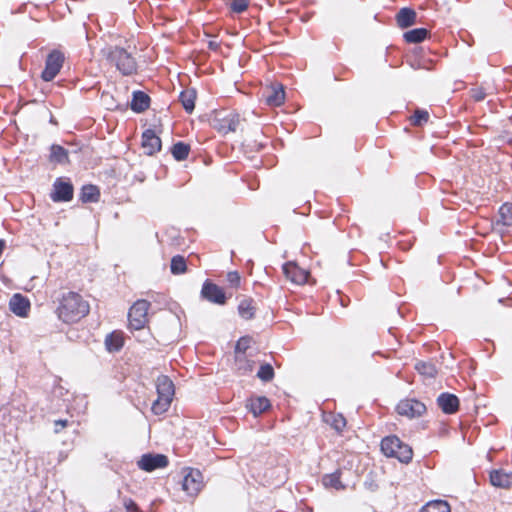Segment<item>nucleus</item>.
<instances>
[{"instance_id": "aec40b11", "label": "nucleus", "mask_w": 512, "mask_h": 512, "mask_svg": "<svg viewBox=\"0 0 512 512\" xmlns=\"http://www.w3.org/2000/svg\"><path fill=\"white\" fill-rule=\"evenodd\" d=\"M247 408L253 413L254 416H257L270 407V401L268 398L264 396H258L255 398H251L246 405Z\"/></svg>"}, {"instance_id": "9d476101", "label": "nucleus", "mask_w": 512, "mask_h": 512, "mask_svg": "<svg viewBox=\"0 0 512 512\" xmlns=\"http://www.w3.org/2000/svg\"><path fill=\"white\" fill-rule=\"evenodd\" d=\"M201 296L205 300L217 305H224L226 303V296L223 289L209 280L203 283Z\"/></svg>"}, {"instance_id": "58836bf2", "label": "nucleus", "mask_w": 512, "mask_h": 512, "mask_svg": "<svg viewBox=\"0 0 512 512\" xmlns=\"http://www.w3.org/2000/svg\"><path fill=\"white\" fill-rule=\"evenodd\" d=\"M231 7L234 12L241 13L247 9L248 0H234Z\"/></svg>"}, {"instance_id": "2f4dec72", "label": "nucleus", "mask_w": 512, "mask_h": 512, "mask_svg": "<svg viewBox=\"0 0 512 512\" xmlns=\"http://www.w3.org/2000/svg\"><path fill=\"white\" fill-rule=\"evenodd\" d=\"M99 197V190L94 185H85L81 191V200L83 202H96Z\"/></svg>"}, {"instance_id": "ddd939ff", "label": "nucleus", "mask_w": 512, "mask_h": 512, "mask_svg": "<svg viewBox=\"0 0 512 512\" xmlns=\"http://www.w3.org/2000/svg\"><path fill=\"white\" fill-rule=\"evenodd\" d=\"M168 459L162 454H146L143 455L138 462L139 467L145 471H153L157 468H163L167 466Z\"/></svg>"}, {"instance_id": "dca6fc26", "label": "nucleus", "mask_w": 512, "mask_h": 512, "mask_svg": "<svg viewBox=\"0 0 512 512\" xmlns=\"http://www.w3.org/2000/svg\"><path fill=\"white\" fill-rule=\"evenodd\" d=\"M9 308L15 315L26 317L30 309V302L26 297L17 293L11 297Z\"/></svg>"}, {"instance_id": "79ce46f5", "label": "nucleus", "mask_w": 512, "mask_h": 512, "mask_svg": "<svg viewBox=\"0 0 512 512\" xmlns=\"http://www.w3.org/2000/svg\"><path fill=\"white\" fill-rule=\"evenodd\" d=\"M364 486L367 490L374 492L378 489L379 485L375 482L372 475H369L364 482Z\"/></svg>"}, {"instance_id": "9b49d317", "label": "nucleus", "mask_w": 512, "mask_h": 512, "mask_svg": "<svg viewBox=\"0 0 512 512\" xmlns=\"http://www.w3.org/2000/svg\"><path fill=\"white\" fill-rule=\"evenodd\" d=\"M282 268L285 277L292 283L297 285L306 283L309 273L300 268L295 262H287Z\"/></svg>"}, {"instance_id": "a19ab883", "label": "nucleus", "mask_w": 512, "mask_h": 512, "mask_svg": "<svg viewBox=\"0 0 512 512\" xmlns=\"http://www.w3.org/2000/svg\"><path fill=\"white\" fill-rule=\"evenodd\" d=\"M470 95L475 101H482L485 98L486 93L483 88H473L470 90Z\"/></svg>"}, {"instance_id": "de8ad7c7", "label": "nucleus", "mask_w": 512, "mask_h": 512, "mask_svg": "<svg viewBox=\"0 0 512 512\" xmlns=\"http://www.w3.org/2000/svg\"><path fill=\"white\" fill-rule=\"evenodd\" d=\"M389 337L396 341L395 336L393 334L390 333Z\"/></svg>"}, {"instance_id": "f704fd0d", "label": "nucleus", "mask_w": 512, "mask_h": 512, "mask_svg": "<svg viewBox=\"0 0 512 512\" xmlns=\"http://www.w3.org/2000/svg\"><path fill=\"white\" fill-rule=\"evenodd\" d=\"M257 377L264 382L271 381L274 377L273 367L268 363L262 364L257 372Z\"/></svg>"}, {"instance_id": "f257e3e1", "label": "nucleus", "mask_w": 512, "mask_h": 512, "mask_svg": "<svg viewBox=\"0 0 512 512\" xmlns=\"http://www.w3.org/2000/svg\"><path fill=\"white\" fill-rule=\"evenodd\" d=\"M57 313L65 323L77 322L89 313V304L78 293L67 292L60 300Z\"/></svg>"}, {"instance_id": "f8f14e48", "label": "nucleus", "mask_w": 512, "mask_h": 512, "mask_svg": "<svg viewBox=\"0 0 512 512\" xmlns=\"http://www.w3.org/2000/svg\"><path fill=\"white\" fill-rule=\"evenodd\" d=\"M53 188L51 198L54 202H67L73 198V186L70 182L57 179Z\"/></svg>"}, {"instance_id": "37998d69", "label": "nucleus", "mask_w": 512, "mask_h": 512, "mask_svg": "<svg viewBox=\"0 0 512 512\" xmlns=\"http://www.w3.org/2000/svg\"><path fill=\"white\" fill-rule=\"evenodd\" d=\"M68 424L67 420H56L54 423V432L59 433L63 428H65Z\"/></svg>"}, {"instance_id": "a18cd8bd", "label": "nucleus", "mask_w": 512, "mask_h": 512, "mask_svg": "<svg viewBox=\"0 0 512 512\" xmlns=\"http://www.w3.org/2000/svg\"><path fill=\"white\" fill-rule=\"evenodd\" d=\"M379 447H380V450L381 452H384V448H385V445H384V438H382L379 442Z\"/></svg>"}, {"instance_id": "473e14b6", "label": "nucleus", "mask_w": 512, "mask_h": 512, "mask_svg": "<svg viewBox=\"0 0 512 512\" xmlns=\"http://www.w3.org/2000/svg\"><path fill=\"white\" fill-rule=\"evenodd\" d=\"M171 272L173 274H182L186 271V261L184 257L177 255L174 256L171 260Z\"/></svg>"}, {"instance_id": "412c9836", "label": "nucleus", "mask_w": 512, "mask_h": 512, "mask_svg": "<svg viewBox=\"0 0 512 512\" xmlns=\"http://www.w3.org/2000/svg\"><path fill=\"white\" fill-rule=\"evenodd\" d=\"M150 105V97L142 92V91H135L133 93V98L131 101V109L134 112L141 113L145 111Z\"/></svg>"}, {"instance_id": "bb28decb", "label": "nucleus", "mask_w": 512, "mask_h": 512, "mask_svg": "<svg viewBox=\"0 0 512 512\" xmlns=\"http://www.w3.org/2000/svg\"><path fill=\"white\" fill-rule=\"evenodd\" d=\"M415 369L428 378H434L437 374V368L432 362L419 361L415 364Z\"/></svg>"}, {"instance_id": "0eeeda50", "label": "nucleus", "mask_w": 512, "mask_h": 512, "mask_svg": "<svg viewBox=\"0 0 512 512\" xmlns=\"http://www.w3.org/2000/svg\"><path fill=\"white\" fill-rule=\"evenodd\" d=\"M64 63V55L58 50L51 51L46 58L45 68L42 71L41 78L46 81H52L60 72Z\"/></svg>"}, {"instance_id": "a878e982", "label": "nucleus", "mask_w": 512, "mask_h": 512, "mask_svg": "<svg viewBox=\"0 0 512 512\" xmlns=\"http://www.w3.org/2000/svg\"><path fill=\"white\" fill-rule=\"evenodd\" d=\"M254 361L247 358L246 354H239L235 356V368L245 375L253 370Z\"/></svg>"}, {"instance_id": "423d86ee", "label": "nucleus", "mask_w": 512, "mask_h": 512, "mask_svg": "<svg viewBox=\"0 0 512 512\" xmlns=\"http://www.w3.org/2000/svg\"><path fill=\"white\" fill-rule=\"evenodd\" d=\"M150 303L147 300H137L129 310L128 319L130 328L141 330L146 325L148 318L147 313Z\"/></svg>"}, {"instance_id": "2eb2a0df", "label": "nucleus", "mask_w": 512, "mask_h": 512, "mask_svg": "<svg viewBox=\"0 0 512 512\" xmlns=\"http://www.w3.org/2000/svg\"><path fill=\"white\" fill-rule=\"evenodd\" d=\"M142 147L147 155H153L161 149V140L151 129L142 135Z\"/></svg>"}, {"instance_id": "72a5a7b5", "label": "nucleus", "mask_w": 512, "mask_h": 512, "mask_svg": "<svg viewBox=\"0 0 512 512\" xmlns=\"http://www.w3.org/2000/svg\"><path fill=\"white\" fill-rule=\"evenodd\" d=\"M500 221L505 226H512V206L503 204L499 209Z\"/></svg>"}, {"instance_id": "f3484780", "label": "nucleus", "mask_w": 512, "mask_h": 512, "mask_svg": "<svg viewBox=\"0 0 512 512\" xmlns=\"http://www.w3.org/2000/svg\"><path fill=\"white\" fill-rule=\"evenodd\" d=\"M439 408L446 414H453L458 410L459 399L451 393H442L437 398Z\"/></svg>"}, {"instance_id": "f03ea898", "label": "nucleus", "mask_w": 512, "mask_h": 512, "mask_svg": "<svg viewBox=\"0 0 512 512\" xmlns=\"http://www.w3.org/2000/svg\"><path fill=\"white\" fill-rule=\"evenodd\" d=\"M102 56L109 64L124 76H129L137 71V62L131 52L119 46H107L101 50Z\"/></svg>"}, {"instance_id": "b1692460", "label": "nucleus", "mask_w": 512, "mask_h": 512, "mask_svg": "<svg viewBox=\"0 0 512 512\" xmlns=\"http://www.w3.org/2000/svg\"><path fill=\"white\" fill-rule=\"evenodd\" d=\"M429 34L426 28H416L403 34V38L408 43H420L424 41Z\"/></svg>"}, {"instance_id": "20e7f679", "label": "nucleus", "mask_w": 512, "mask_h": 512, "mask_svg": "<svg viewBox=\"0 0 512 512\" xmlns=\"http://www.w3.org/2000/svg\"><path fill=\"white\" fill-rule=\"evenodd\" d=\"M413 457L412 448L397 436H386V458H396L400 463L408 464Z\"/></svg>"}, {"instance_id": "5701e85b", "label": "nucleus", "mask_w": 512, "mask_h": 512, "mask_svg": "<svg viewBox=\"0 0 512 512\" xmlns=\"http://www.w3.org/2000/svg\"><path fill=\"white\" fill-rule=\"evenodd\" d=\"M179 100L187 113H192L195 107L196 91L194 89H187L182 91L179 95Z\"/></svg>"}, {"instance_id": "a211bd4d", "label": "nucleus", "mask_w": 512, "mask_h": 512, "mask_svg": "<svg viewBox=\"0 0 512 512\" xmlns=\"http://www.w3.org/2000/svg\"><path fill=\"white\" fill-rule=\"evenodd\" d=\"M490 482L495 487L508 489L512 486V472L503 469L493 470L490 473Z\"/></svg>"}, {"instance_id": "39448f33", "label": "nucleus", "mask_w": 512, "mask_h": 512, "mask_svg": "<svg viewBox=\"0 0 512 512\" xmlns=\"http://www.w3.org/2000/svg\"><path fill=\"white\" fill-rule=\"evenodd\" d=\"M211 126L221 134L235 132L240 126V116L234 112L217 111L211 119Z\"/></svg>"}, {"instance_id": "6e6552de", "label": "nucleus", "mask_w": 512, "mask_h": 512, "mask_svg": "<svg viewBox=\"0 0 512 512\" xmlns=\"http://www.w3.org/2000/svg\"><path fill=\"white\" fill-rule=\"evenodd\" d=\"M203 487V475L197 469H189L182 480V489L190 496H196Z\"/></svg>"}, {"instance_id": "6ab92c4d", "label": "nucleus", "mask_w": 512, "mask_h": 512, "mask_svg": "<svg viewBox=\"0 0 512 512\" xmlns=\"http://www.w3.org/2000/svg\"><path fill=\"white\" fill-rule=\"evenodd\" d=\"M416 18V12L408 7L401 8L395 16L398 27L402 29L413 26L416 23Z\"/></svg>"}, {"instance_id": "49530a36", "label": "nucleus", "mask_w": 512, "mask_h": 512, "mask_svg": "<svg viewBox=\"0 0 512 512\" xmlns=\"http://www.w3.org/2000/svg\"><path fill=\"white\" fill-rule=\"evenodd\" d=\"M411 66H412V68H414V69H419V68H421V67H422V65H421L419 62H418L416 65H415V64H412Z\"/></svg>"}, {"instance_id": "e433bc0d", "label": "nucleus", "mask_w": 512, "mask_h": 512, "mask_svg": "<svg viewBox=\"0 0 512 512\" xmlns=\"http://www.w3.org/2000/svg\"><path fill=\"white\" fill-rule=\"evenodd\" d=\"M251 339L249 337L240 338L235 346V356L239 354H246L247 349L249 348Z\"/></svg>"}, {"instance_id": "ea45409f", "label": "nucleus", "mask_w": 512, "mask_h": 512, "mask_svg": "<svg viewBox=\"0 0 512 512\" xmlns=\"http://www.w3.org/2000/svg\"><path fill=\"white\" fill-rule=\"evenodd\" d=\"M227 281L231 286L237 287L240 284V275L236 271H231L227 274Z\"/></svg>"}, {"instance_id": "c03bdc74", "label": "nucleus", "mask_w": 512, "mask_h": 512, "mask_svg": "<svg viewBox=\"0 0 512 512\" xmlns=\"http://www.w3.org/2000/svg\"><path fill=\"white\" fill-rule=\"evenodd\" d=\"M208 46L210 49L217 50L219 48V43L216 41H210Z\"/></svg>"}, {"instance_id": "4468645a", "label": "nucleus", "mask_w": 512, "mask_h": 512, "mask_svg": "<svg viewBox=\"0 0 512 512\" xmlns=\"http://www.w3.org/2000/svg\"><path fill=\"white\" fill-rule=\"evenodd\" d=\"M263 96L268 105L280 106L285 100L284 87L279 83H274L263 92Z\"/></svg>"}, {"instance_id": "4c0bfd02", "label": "nucleus", "mask_w": 512, "mask_h": 512, "mask_svg": "<svg viewBox=\"0 0 512 512\" xmlns=\"http://www.w3.org/2000/svg\"><path fill=\"white\" fill-rule=\"evenodd\" d=\"M429 118V113L424 110H416L413 117L412 123L414 125H421L424 122H427Z\"/></svg>"}, {"instance_id": "c9c22d12", "label": "nucleus", "mask_w": 512, "mask_h": 512, "mask_svg": "<svg viewBox=\"0 0 512 512\" xmlns=\"http://www.w3.org/2000/svg\"><path fill=\"white\" fill-rule=\"evenodd\" d=\"M326 421L338 432H341L346 426V420L341 414L331 415Z\"/></svg>"}, {"instance_id": "c85d7f7f", "label": "nucleus", "mask_w": 512, "mask_h": 512, "mask_svg": "<svg viewBox=\"0 0 512 512\" xmlns=\"http://www.w3.org/2000/svg\"><path fill=\"white\" fill-rule=\"evenodd\" d=\"M420 512H450V506L446 501L435 500L427 503Z\"/></svg>"}, {"instance_id": "cd10ccee", "label": "nucleus", "mask_w": 512, "mask_h": 512, "mask_svg": "<svg viewBox=\"0 0 512 512\" xmlns=\"http://www.w3.org/2000/svg\"><path fill=\"white\" fill-rule=\"evenodd\" d=\"M190 146L184 142H177L171 148V153L177 161H183L188 157Z\"/></svg>"}, {"instance_id": "c756f323", "label": "nucleus", "mask_w": 512, "mask_h": 512, "mask_svg": "<svg viewBox=\"0 0 512 512\" xmlns=\"http://www.w3.org/2000/svg\"><path fill=\"white\" fill-rule=\"evenodd\" d=\"M239 315L246 320L252 319L255 313V307L252 305V300L244 299L238 306Z\"/></svg>"}, {"instance_id": "7c9ffc66", "label": "nucleus", "mask_w": 512, "mask_h": 512, "mask_svg": "<svg viewBox=\"0 0 512 512\" xmlns=\"http://www.w3.org/2000/svg\"><path fill=\"white\" fill-rule=\"evenodd\" d=\"M68 159V154L66 149H64L60 145H52L51 146V153H50V160L55 163H65Z\"/></svg>"}, {"instance_id": "1a4fd4ad", "label": "nucleus", "mask_w": 512, "mask_h": 512, "mask_svg": "<svg viewBox=\"0 0 512 512\" xmlns=\"http://www.w3.org/2000/svg\"><path fill=\"white\" fill-rule=\"evenodd\" d=\"M396 411L399 415L415 418L426 412V406L416 399H405L397 404Z\"/></svg>"}, {"instance_id": "393cba45", "label": "nucleus", "mask_w": 512, "mask_h": 512, "mask_svg": "<svg viewBox=\"0 0 512 512\" xmlns=\"http://www.w3.org/2000/svg\"><path fill=\"white\" fill-rule=\"evenodd\" d=\"M341 471L337 470L331 474H326L322 478V483L326 488H333L336 490H342L345 486L340 480Z\"/></svg>"}, {"instance_id": "7ed1b4c3", "label": "nucleus", "mask_w": 512, "mask_h": 512, "mask_svg": "<svg viewBox=\"0 0 512 512\" xmlns=\"http://www.w3.org/2000/svg\"><path fill=\"white\" fill-rule=\"evenodd\" d=\"M157 399L152 403V412L155 415L165 413L173 400L175 393L172 380L165 375L158 376L156 379Z\"/></svg>"}, {"instance_id": "4be33fe9", "label": "nucleus", "mask_w": 512, "mask_h": 512, "mask_svg": "<svg viewBox=\"0 0 512 512\" xmlns=\"http://www.w3.org/2000/svg\"><path fill=\"white\" fill-rule=\"evenodd\" d=\"M124 345L123 334L114 331L108 334L105 338V346L109 352H118Z\"/></svg>"}]
</instances>
